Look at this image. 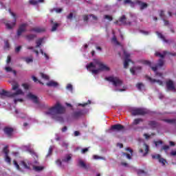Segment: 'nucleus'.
<instances>
[{
	"label": "nucleus",
	"mask_w": 176,
	"mask_h": 176,
	"mask_svg": "<svg viewBox=\"0 0 176 176\" xmlns=\"http://www.w3.org/2000/svg\"><path fill=\"white\" fill-rule=\"evenodd\" d=\"M170 156H176V150L170 152Z\"/></svg>",
	"instance_id": "nucleus-62"
},
{
	"label": "nucleus",
	"mask_w": 176,
	"mask_h": 176,
	"mask_svg": "<svg viewBox=\"0 0 176 176\" xmlns=\"http://www.w3.org/2000/svg\"><path fill=\"white\" fill-rule=\"evenodd\" d=\"M136 3L140 6V10H144V9H146L148 8V4L146 3L138 1Z\"/></svg>",
	"instance_id": "nucleus-18"
},
{
	"label": "nucleus",
	"mask_w": 176,
	"mask_h": 176,
	"mask_svg": "<svg viewBox=\"0 0 176 176\" xmlns=\"http://www.w3.org/2000/svg\"><path fill=\"white\" fill-rule=\"evenodd\" d=\"M124 5H127V3H130L131 6H132V7L134 6V2L131 1V0H124Z\"/></svg>",
	"instance_id": "nucleus-37"
},
{
	"label": "nucleus",
	"mask_w": 176,
	"mask_h": 176,
	"mask_svg": "<svg viewBox=\"0 0 176 176\" xmlns=\"http://www.w3.org/2000/svg\"><path fill=\"white\" fill-rule=\"evenodd\" d=\"M151 157L152 159L158 160L159 163H161L162 166H166V163H167V161L164 160V158L162 157L160 154H153L151 155Z\"/></svg>",
	"instance_id": "nucleus-9"
},
{
	"label": "nucleus",
	"mask_w": 176,
	"mask_h": 176,
	"mask_svg": "<svg viewBox=\"0 0 176 176\" xmlns=\"http://www.w3.org/2000/svg\"><path fill=\"white\" fill-rule=\"evenodd\" d=\"M44 169L45 166L35 165L33 166V170H34V171H42Z\"/></svg>",
	"instance_id": "nucleus-24"
},
{
	"label": "nucleus",
	"mask_w": 176,
	"mask_h": 176,
	"mask_svg": "<svg viewBox=\"0 0 176 176\" xmlns=\"http://www.w3.org/2000/svg\"><path fill=\"white\" fill-rule=\"evenodd\" d=\"M156 78H160V79L157 78H152L151 77H147V79L151 83H157L160 86H163V74L162 73L155 72Z\"/></svg>",
	"instance_id": "nucleus-5"
},
{
	"label": "nucleus",
	"mask_w": 176,
	"mask_h": 176,
	"mask_svg": "<svg viewBox=\"0 0 176 176\" xmlns=\"http://www.w3.org/2000/svg\"><path fill=\"white\" fill-rule=\"evenodd\" d=\"M166 89L168 91H175V86L173 80H168L166 81Z\"/></svg>",
	"instance_id": "nucleus-12"
},
{
	"label": "nucleus",
	"mask_w": 176,
	"mask_h": 176,
	"mask_svg": "<svg viewBox=\"0 0 176 176\" xmlns=\"http://www.w3.org/2000/svg\"><path fill=\"white\" fill-rule=\"evenodd\" d=\"M111 129L114 131H124V126L122 124H118L116 125H113L111 126Z\"/></svg>",
	"instance_id": "nucleus-15"
},
{
	"label": "nucleus",
	"mask_w": 176,
	"mask_h": 176,
	"mask_svg": "<svg viewBox=\"0 0 176 176\" xmlns=\"http://www.w3.org/2000/svg\"><path fill=\"white\" fill-rule=\"evenodd\" d=\"M12 89L14 93L8 92L5 90H3L0 93V96L1 98L3 97H12L14 99V104H17V102H23L22 98H17L19 96H24V92L22 89H20V85L17 82H14L12 84Z\"/></svg>",
	"instance_id": "nucleus-1"
},
{
	"label": "nucleus",
	"mask_w": 176,
	"mask_h": 176,
	"mask_svg": "<svg viewBox=\"0 0 176 176\" xmlns=\"http://www.w3.org/2000/svg\"><path fill=\"white\" fill-rule=\"evenodd\" d=\"M168 54V52L164 51L163 52H155V56L157 57H160L161 58H164V57H166Z\"/></svg>",
	"instance_id": "nucleus-21"
},
{
	"label": "nucleus",
	"mask_w": 176,
	"mask_h": 176,
	"mask_svg": "<svg viewBox=\"0 0 176 176\" xmlns=\"http://www.w3.org/2000/svg\"><path fill=\"white\" fill-rule=\"evenodd\" d=\"M54 10L56 13H61V12H63V9L61 8H54L53 10H51V12H54Z\"/></svg>",
	"instance_id": "nucleus-44"
},
{
	"label": "nucleus",
	"mask_w": 176,
	"mask_h": 176,
	"mask_svg": "<svg viewBox=\"0 0 176 176\" xmlns=\"http://www.w3.org/2000/svg\"><path fill=\"white\" fill-rule=\"evenodd\" d=\"M131 113L133 116H137V115H145L146 111L144 109L133 107L131 109Z\"/></svg>",
	"instance_id": "nucleus-7"
},
{
	"label": "nucleus",
	"mask_w": 176,
	"mask_h": 176,
	"mask_svg": "<svg viewBox=\"0 0 176 176\" xmlns=\"http://www.w3.org/2000/svg\"><path fill=\"white\" fill-rule=\"evenodd\" d=\"M5 156H6V162L7 163H10L11 160H10V157H9V155H5Z\"/></svg>",
	"instance_id": "nucleus-53"
},
{
	"label": "nucleus",
	"mask_w": 176,
	"mask_h": 176,
	"mask_svg": "<svg viewBox=\"0 0 176 176\" xmlns=\"http://www.w3.org/2000/svg\"><path fill=\"white\" fill-rule=\"evenodd\" d=\"M53 152V146H50L48 150V153L46 157H49V156H52V153Z\"/></svg>",
	"instance_id": "nucleus-38"
},
{
	"label": "nucleus",
	"mask_w": 176,
	"mask_h": 176,
	"mask_svg": "<svg viewBox=\"0 0 176 176\" xmlns=\"http://www.w3.org/2000/svg\"><path fill=\"white\" fill-rule=\"evenodd\" d=\"M27 25H28L27 23H23L19 26L17 31L18 36H20L23 32H25V31H27Z\"/></svg>",
	"instance_id": "nucleus-13"
},
{
	"label": "nucleus",
	"mask_w": 176,
	"mask_h": 176,
	"mask_svg": "<svg viewBox=\"0 0 176 176\" xmlns=\"http://www.w3.org/2000/svg\"><path fill=\"white\" fill-rule=\"evenodd\" d=\"M164 21V25H171V23L168 22V21H166V19H162Z\"/></svg>",
	"instance_id": "nucleus-52"
},
{
	"label": "nucleus",
	"mask_w": 176,
	"mask_h": 176,
	"mask_svg": "<svg viewBox=\"0 0 176 176\" xmlns=\"http://www.w3.org/2000/svg\"><path fill=\"white\" fill-rule=\"evenodd\" d=\"M47 86H48V87H57V86H58V83L56 81L50 80L47 83Z\"/></svg>",
	"instance_id": "nucleus-22"
},
{
	"label": "nucleus",
	"mask_w": 176,
	"mask_h": 176,
	"mask_svg": "<svg viewBox=\"0 0 176 176\" xmlns=\"http://www.w3.org/2000/svg\"><path fill=\"white\" fill-rule=\"evenodd\" d=\"M115 24H118V25H131V22L126 21V16L123 15L118 21L115 22Z\"/></svg>",
	"instance_id": "nucleus-10"
},
{
	"label": "nucleus",
	"mask_w": 176,
	"mask_h": 176,
	"mask_svg": "<svg viewBox=\"0 0 176 176\" xmlns=\"http://www.w3.org/2000/svg\"><path fill=\"white\" fill-rule=\"evenodd\" d=\"M86 152H89V148H85L81 150V153H86Z\"/></svg>",
	"instance_id": "nucleus-56"
},
{
	"label": "nucleus",
	"mask_w": 176,
	"mask_h": 176,
	"mask_svg": "<svg viewBox=\"0 0 176 176\" xmlns=\"http://www.w3.org/2000/svg\"><path fill=\"white\" fill-rule=\"evenodd\" d=\"M36 47H39L42 43H43V38H39L36 41Z\"/></svg>",
	"instance_id": "nucleus-27"
},
{
	"label": "nucleus",
	"mask_w": 176,
	"mask_h": 176,
	"mask_svg": "<svg viewBox=\"0 0 176 176\" xmlns=\"http://www.w3.org/2000/svg\"><path fill=\"white\" fill-rule=\"evenodd\" d=\"M78 164H79V166H80V167H82V168H85V169L87 168V166L86 165L85 162H83L82 160H80L78 161Z\"/></svg>",
	"instance_id": "nucleus-26"
},
{
	"label": "nucleus",
	"mask_w": 176,
	"mask_h": 176,
	"mask_svg": "<svg viewBox=\"0 0 176 176\" xmlns=\"http://www.w3.org/2000/svg\"><path fill=\"white\" fill-rule=\"evenodd\" d=\"M72 17H74V14L73 13H70L68 16H67V19L69 20H72Z\"/></svg>",
	"instance_id": "nucleus-60"
},
{
	"label": "nucleus",
	"mask_w": 176,
	"mask_h": 176,
	"mask_svg": "<svg viewBox=\"0 0 176 176\" xmlns=\"http://www.w3.org/2000/svg\"><path fill=\"white\" fill-rule=\"evenodd\" d=\"M165 121H166L167 123H173L174 124H175V123H176V120H166Z\"/></svg>",
	"instance_id": "nucleus-50"
},
{
	"label": "nucleus",
	"mask_w": 176,
	"mask_h": 176,
	"mask_svg": "<svg viewBox=\"0 0 176 176\" xmlns=\"http://www.w3.org/2000/svg\"><path fill=\"white\" fill-rule=\"evenodd\" d=\"M156 34H157L158 38L162 39V41H163V42H164V43H167L168 45H170V43H173V40H167L166 38V37L164 36V35H163V34H162L159 32H156Z\"/></svg>",
	"instance_id": "nucleus-14"
},
{
	"label": "nucleus",
	"mask_w": 176,
	"mask_h": 176,
	"mask_svg": "<svg viewBox=\"0 0 176 176\" xmlns=\"http://www.w3.org/2000/svg\"><path fill=\"white\" fill-rule=\"evenodd\" d=\"M35 35L34 34H29V35H27L25 36V38L28 40V41H32V39H34L35 38Z\"/></svg>",
	"instance_id": "nucleus-32"
},
{
	"label": "nucleus",
	"mask_w": 176,
	"mask_h": 176,
	"mask_svg": "<svg viewBox=\"0 0 176 176\" xmlns=\"http://www.w3.org/2000/svg\"><path fill=\"white\" fill-rule=\"evenodd\" d=\"M27 98H29V100H31L35 104H38V97H36V96H35L31 93H29L27 95Z\"/></svg>",
	"instance_id": "nucleus-16"
},
{
	"label": "nucleus",
	"mask_w": 176,
	"mask_h": 176,
	"mask_svg": "<svg viewBox=\"0 0 176 176\" xmlns=\"http://www.w3.org/2000/svg\"><path fill=\"white\" fill-rule=\"evenodd\" d=\"M5 70L6 71V72H12L14 75H16L17 74V72H16V70H13L10 67H6Z\"/></svg>",
	"instance_id": "nucleus-25"
},
{
	"label": "nucleus",
	"mask_w": 176,
	"mask_h": 176,
	"mask_svg": "<svg viewBox=\"0 0 176 176\" xmlns=\"http://www.w3.org/2000/svg\"><path fill=\"white\" fill-rule=\"evenodd\" d=\"M154 144L156 146V148L159 147V145H162L163 144V142L162 140H159L157 142H154Z\"/></svg>",
	"instance_id": "nucleus-40"
},
{
	"label": "nucleus",
	"mask_w": 176,
	"mask_h": 176,
	"mask_svg": "<svg viewBox=\"0 0 176 176\" xmlns=\"http://www.w3.org/2000/svg\"><path fill=\"white\" fill-rule=\"evenodd\" d=\"M25 60L28 64H30V63H32L34 61V58L32 57H28L25 58Z\"/></svg>",
	"instance_id": "nucleus-36"
},
{
	"label": "nucleus",
	"mask_w": 176,
	"mask_h": 176,
	"mask_svg": "<svg viewBox=\"0 0 176 176\" xmlns=\"http://www.w3.org/2000/svg\"><path fill=\"white\" fill-rule=\"evenodd\" d=\"M3 152L5 153V156H8L9 154V149H8V146L4 147Z\"/></svg>",
	"instance_id": "nucleus-41"
},
{
	"label": "nucleus",
	"mask_w": 176,
	"mask_h": 176,
	"mask_svg": "<svg viewBox=\"0 0 176 176\" xmlns=\"http://www.w3.org/2000/svg\"><path fill=\"white\" fill-rule=\"evenodd\" d=\"M10 61H12V58L10 57V56H8L7 58V64H9Z\"/></svg>",
	"instance_id": "nucleus-63"
},
{
	"label": "nucleus",
	"mask_w": 176,
	"mask_h": 176,
	"mask_svg": "<svg viewBox=\"0 0 176 176\" xmlns=\"http://www.w3.org/2000/svg\"><path fill=\"white\" fill-rule=\"evenodd\" d=\"M124 56L125 57L124 62V68H129V63H131V59H130V54L127 51L123 50Z\"/></svg>",
	"instance_id": "nucleus-11"
},
{
	"label": "nucleus",
	"mask_w": 176,
	"mask_h": 176,
	"mask_svg": "<svg viewBox=\"0 0 176 176\" xmlns=\"http://www.w3.org/2000/svg\"><path fill=\"white\" fill-rule=\"evenodd\" d=\"M84 21H91V23H97L98 21V17L94 14H90L89 16L85 15L83 16Z\"/></svg>",
	"instance_id": "nucleus-8"
},
{
	"label": "nucleus",
	"mask_w": 176,
	"mask_h": 176,
	"mask_svg": "<svg viewBox=\"0 0 176 176\" xmlns=\"http://www.w3.org/2000/svg\"><path fill=\"white\" fill-rule=\"evenodd\" d=\"M29 50H33L34 53H36V56H39V52L38 50H34V47H28Z\"/></svg>",
	"instance_id": "nucleus-39"
},
{
	"label": "nucleus",
	"mask_w": 176,
	"mask_h": 176,
	"mask_svg": "<svg viewBox=\"0 0 176 176\" xmlns=\"http://www.w3.org/2000/svg\"><path fill=\"white\" fill-rule=\"evenodd\" d=\"M103 18L105 20H109V21H112V20H113V18H112V16L108 15V14L104 15Z\"/></svg>",
	"instance_id": "nucleus-35"
},
{
	"label": "nucleus",
	"mask_w": 176,
	"mask_h": 176,
	"mask_svg": "<svg viewBox=\"0 0 176 176\" xmlns=\"http://www.w3.org/2000/svg\"><path fill=\"white\" fill-rule=\"evenodd\" d=\"M22 86L25 89V90H28V89H30V85L27 83L23 84Z\"/></svg>",
	"instance_id": "nucleus-47"
},
{
	"label": "nucleus",
	"mask_w": 176,
	"mask_h": 176,
	"mask_svg": "<svg viewBox=\"0 0 176 176\" xmlns=\"http://www.w3.org/2000/svg\"><path fill=\"white\" fill-rule=\"evenodd\" d=\"M124 155L126 156L127 159H129V160L131 159V155L130 154H126V153H124Z\"/></svg>",
	"instance_id": "nucleus-59"
},
{
	"label": "nucleus",
	"mask_w": 176,
	"mask_h": 176,
	"mask_svg": "<svg viewBox=\"0 0 176 176\" xmlns=\"http://www.w3.org/2000/svg\"><path fill=\"white\" fill-rule=\"evenodd\" d=\"M144 148H145V152H146V153H148V151H149V146H148L146 144H145V143H144Z\"/></svg>",
	"instance_id": "nucleus-48"
},
{
	"label": "nucleus",
	"mask_w": 176,
	"mask_h": 176,
	"mask_svg": "<svg viewBox=\"0 0 176 176\" xmlns=\"http://www.w3.org/2000/svg\"><path fill=\"white\" fill-rule=\"evenodd\" d=\"M11 16L13 17V21L12 22L6 23V27L7 30H13L16 27V23L17 21V16L12 12H10Z\"/></svg>",
	"instance_id": "nucleus-6"
},
{
	"label": "nucleus",
	"mask_w": 176,
	"mask_h": 176,
	"mask_svg": "<svg viewBox=\"0 0 176 176\" xmlns=\"http://www.w3.org/2000/svg\"><path fill=\"white\" fill-rule=\"evenodd\" d=\"M20 50H21V46H18L15 48L16 53H19V52H20Z\"/></svg>",
	"instance_id": "nucleus-58"
},
{
	"label": "nucleus",
	"mask_w": 176,
	"mask_h": 176,
	"mask_svg": "<svg viewBox=\"0 0 176 176\" xmlns=\"http://www.w3.org/2000/svg\"><path fill=\"white\" fill-rule=\"evenodd\" d=\"M9 47H10L9 43L8 41H5L4 48L5 49H9Z\"/></svg>",
	"instance_id": "nucleus-57"
},
{
	"label": "nucleus",
	"mask_w": 176,
	"mask_h": 176,
	"mask_svg": "<svg viewBox=\"0 0 176 176\" xmlns=\"http://www.w3.org/2000/svg\"><path fill=\"white\" fill-rule=\"evenodd\" d=\"M164 65V60H163L162 59H160L159 60L157 66L151 67V69H153V71H154V72H156V71H157V68L162 67Z\"/></svg>",
	"instance_id": "nucleus-17"
},
{
	"label": "nucleus",
	"mask_w": 176,
	"mask_h": 176,
	"mask_svg": "<svg viewBox=\"0 0 176 176\" xmlns=\"http://www.w3.org/2000/svg\"><path fill=\"white\" fill-rule=\"evenodd\" d=\"M112 43L114 44V45H120V43H119V41H118V39L116 38V36H113L112 38Z\"/></svg>",
	"instance_id": "nucleus-34"
},
{
	"label": "nucleus",
	"mask_w": 176,
	"mask_h": 176,
	"mask_svg": "<svg viewBox=\"0 0 176 176\" xmlns=\"http://www.w3.org/2000/svg\"><path fill=\"white\" fill-rule=\"evenodd\" d=\"M32 31H34V32H43L45 30L41 28H33Z\"/></svg>",
	"instance_id": "nucleus-31"
},
{
	"label": "nucleus",
	"mask_w": 176,
	"mask_h": 176,
	"mask_svg": "<svg viewBox=\"0 0 176 176\" xmlns=\"http://www.w3.org/2000/svg\"><path fill=\"white\" fill-rule=\"evenodd\" d=\"M168 149H170V146L164 145L162 146V148L160 149V152H162L163 151H164L166 153H167V151H168Z\"/></svg>",
	"instance_id": "nucleus-28"
},
{
	"label": "nucleus",
	"mask_w": 176,
	"mask_h": 176,
	"mask_svg": "<svg viewBox=\"0 0 176 176\" xmlns=\"http://www.w3.org/2000/svg\"><path fill=\"white\" fill-rule=\"evenodd\" d=\"M87 69L93 75H98L101 71H110L111 69L100 59H94L93 62L87 65Z\"/></svg>",
	"instance_id": "nucleus-3"
},
{
	"label": "nucleus",
	"mask_w": 176,
	"mask_h": 176,
	"mask_svg": "<svg viewBox=\"0 0 176 176\" xmlns=\"http://www.w3.org/2000/svg\"><path fill=\"white\" fill-rule=\"evenodd\" d=\"M142 122H144L142 119L137 118L133 120V124H140Z\"/></svg>",
	"instance_id": "nucleus-30"
},
{
	"label": "nucleus",
	"mask_w": 176,
	"mask_h": 176,
	"mask_svg": "<svg viewBox=\"0 0 176 176\" xmlns=\"http://www.w3.org/2000/svg\"><path fill=\"white\" fill-rule=\"evenodd\" d=\"M72 159V155L71 154H67L65 156V157L62 160L63 163H69Z\"/></svg>",
	"instance_id": "nucleus-20"
},
{
	"label": "nucleus",
	"mask_w": 176,
	"mask_h": 176,
	"mask_svg": "<svg viewBox=\"0 0 176 176\" xmlns=\"http://www.w3.org/2000/svg\"><path fill=\"white\" fill-rule=\"evenodd\" d=\"M138 90H142L144 89V84L138 83L137 85Z\"/></svg>",
	"instance_id": "nucleus-43"
},
{
	"label": "nucleus",
	"mask_w": 176,
	"mask_h": 176,
	"mask_svg": "<svg viewBox=\"0 0 176 176\" xmlns=\"http://www.w3.org/2000/svg\"><path fill=\"white\" fill-rule=\"evenodd\" d=\"M137 70L136 67L131 68L130 72H131L132 75H135V71Z\"/></svg>",
	"instance_id": "nucleus-49"
},
{
	"label": "nucleus",
	"mask_w": 176,
	"mask_h": 176,
	"mask_svg": "<svg viewBox=\"0 0 176 176\" xmlns=\"http://www.w3.org/2000/svg\"><path fill=\"white\" fill-rule=\"evenodd\" d=\"M40 76H41L42 79H44V80H49L50 78L47 74L40 73Z\"/></svg>",
	"instance_id": "nucleus-29"
},
{
	"label": "nucleus",
	"mask_w": 176,
	"mask_h": 176,
	"mask_svg": "<svg viewBox=\"0 0 176 176\" xmlns=\"http://www.w3.org/2000/svg\"><path fill=\"white\" fill-rule=\"evenodd\" d=\"M67 89L69 90L70 91H72V85L71 84L67 85Z\"/></svg>",
	"instance_id": "nucleus-54"
},
{
	"label": "nucleus",
	"mask_w": 176,
	"mask_h": 176,
	"mask_svg": "<svg viewBox=\"0 0 176 176\" xmlns=\"http://www.w3.org/2000/svg\"><path fill=\"white\" fill-rule=\"evenodd\" d=\"M22 164H23L24 168H30V167L28 166V165H27L25 162H22Z\"/></svg>",
	"instance_id": "nucleus-61"
},
{
	"label": "nucleus",
	"mask_w": 176,
	"mask_h": 176,
	"mask_svg": "<svg viewBox=\"0 0 176 176\" xmlns=\"http://www.w3.org/2000/svg\"><path fill=\"white\" fill-rule=\"evenodd\" d=\"M51 24L52 25V32H54V31H57V28L60 27V23H57L56 22L53 21V20H51Z\"/></svg>",
	"instance_id": "nucleus-19"
},
{
	"label": "nucleus",
	"mask_w": 176,
	"mask_h": 176,
	"mask_svg": "<svg viewBox=\"0 0 176 176\" xmlns=\"http://www.w3.org/2000/svg\"><path fill=\"white\" fill-rule=\"evenodd\" d=\"M62 146H63V148H68V144L65 142H63L62 144Z\"/></svg>",
	"instance_id": "nucleus-64"
},
{
	"label": "nucleus",
	"mask_w": 176,
	"mask_h": 176,
	"mask_svg": "<svg viewBox=\"0 0 176 176\" xmlns=\"http://www.w3.org/2000/svg\"><path fill=\"white\" fill-rule=\"evenodd\" d=\"M106 80H108L109 82H111L113 83V86H115L116 91H126V87L123 85V81L120 80L118 77H114V76H110L106 78Z\"/></svg>",
	"instance_id": "nucleus-4"
},
{
	"label": "nucleus",
	"mask_w": 176,
	"mask_h": 176,
	"mask_svg": "<svg viewBox=\"0 0 176 176\" xmlns=\"http://www.w3.org/2000/svg\"><path fill=\"white\" fill-rule=\"evenodd\" d=\"M4 133H6L7 135H12V133H13V129L10 127H6L4 129Z\"/></svg>",
	"instance_id": "nucleus-23"
},
{
	"label": "nucleus",
	"mask_w": 176,
	"mask_h": 176,
	"mask_svg": "<svg viewBox=\"0 0 176 176\" xmlns=\"http://www.w3.org/2000/svg\"><path fill=\"white\" fill-rule=\"evenodd\" d=\"M40 52L41 54L45 57L46 60H49V55H47V54H46L45 52H43V50H40Z\"/></svg>",
	"instance_id": "nucleus-42"
},
{
	"label": "nucleus",
	"mask_w": 176,
	"mask_h": 176,
	"mask_svg": "<svg viewBox=\"0 0 176 176\" xmlns=\"http://www.w3.org/2000/svg\"><path fill=\"white\" fill-rule=\"evenodd\" d=\"M148 124L151 127H156V122L155 121H151Z\"/></svg>",
	"instance_id": "nucleus-46"
},
{
	"label": "nucleus",
	"mask_w": 176,
	"mask_h": 176,
	"mask_svg": "<svg viewBox=\"0 0 176 176\" xmlns=\"http://www.w3.org/2000/svg\"><path fill=\"white\" fill-rule=\"evenodd\" d=\"M29 3L30 5H38V1L36 0H30Z\"/></svg>",
	"instance_id": "nucleus-45"
},
{
	"label": "nucleus",
	"mask_w": 176,
	"mask_h": 176,
	"mask_svg": "<svg viewBox=\"0 0 176 176\" xmlns=\"http://www.w3.org/2000/svg\"><path fill=\"white\" fill-rule=\"evenodd\" d=\"M160 16L161 17V19H167V16H166V15L164 14V11L163 10H161L160 11Z\"/></svg>",
	"instance_id": "nucleus-33"
},
{
	"label": "nucleus",
	"mask_w": 176,
	"mask_h": 176,
	"mask_svg": "<svg viewBox=\"0 0 176 176\" xmlns=\"http://www.w3.org/2000/svg\"><path fill=\"white\" fill-rule=\"evenodd\" d=\"M45 113V115L50 116L54 120H58V122H63L64 119L61 115L65 113V108H64V107L58 102L54 107L46 111Z\"/></svg>",
	"instance_id": "nucleus-2"
},
{
	"label": "nucleus",
	"mask_w": 176,
	"mask_h": 176,
	"mask_svg": "<svg viewBox=\"0 0 176 176\" xmlns=\"http://www.w3.org/2000/svg\"><path fill=\"white\" fill-rule=\"evenodd\" d=\"M13 163H14L15 167L17 168V170H20V166H19V164H17V162H16V160H14Z\"/></svg>",
	"instance_id": "nucleus-51"
},
{
	"label": "nucleus",
	"mask_w": 176,
	"mask_h": 176,
	"mask_svg": "<svg viewBox=\"0 0 176 176\" xmlns=\"http://www.w3.org/2000/svg\"><path fill=\"white\" fill-rule=\"evenodd\" d=\"M56 163L58 166H63V162L60 160H56Z\"/></svg>",
	"instance_id": "nucleus-55"
}]
</instances>
